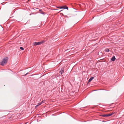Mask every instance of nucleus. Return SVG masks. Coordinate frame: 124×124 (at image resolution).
Masks as SVG:
<instances>
[{"label":"nucleus","instance_id":"nucleus-1","mask_svg":"<svg viewBox=\"0 0 124 124\" xmlns=\"http://www.w3.org/2000/svg\"><path fill=\"white\" fill-rule=\"evenodd\" d=\"M8 58V57H5L3 60L0 62V64L2 66H4L5 64L7 62V61Z\"/></svg>","mask_w":124,"mask_h":124},{"label":"nucleus","instance_id":"nucleus-13","mask_svg":"<svg viewBox=\"0 0 124 124\" xmlns=\"http://www.w3.org/2000/svg\"><path fill=\"white\" fill-rule=\"evenodd\" d=\"M28 74V73H26V74H25L24 75V76H26L27 74Z\"/></svg>","mask_w":124,"mask_h":124},{"label":"nucleus","instance_id":"nucleus-4","mask_svg":"<svg viewBox=\"0 0 124 124\" xmlns=\"http://www.w3.org/2000/svg\"><path fill=\"white\" fill-rule=\"evenodd\" d=\"M64 68L62 67L61 68V70L60 71V73L62 75V73L64 72Z\"/></svg>","mask_w":124,"mask_h":124},{"label":"nucleus","instance_id":"nucleus-15","mask_svg":"<svg viewBox=\"0 0 124 124\" xmlns=\"http://www.w3.org/2000/svg\"><path fill=\"white\" fill-rule=\"evenodd\" d=\"M39 10V11H41V10L40 9V10Z\"/></svg>","mask_w":124,"mask_h":124},{"label":"nucleus","instance_id":"nucleus-11","mask_svg":"<svg viewBox=\"0 0 124 124\" xmlns=\"http://www.w3.org/2000/svg\"><path fill=\"white\" fill-rule=\"evenodd\" d=\"M20 49H21L22 50H23L24 49V48L23 47H20Z\"/></svg>","mask_w":124,"mask_h":124},{"label":"nucleus","instance_id":"nucleus-3","mask_svg":"<svg viewBox=\"0 0 124 124\" xmlns=\"http://www.w3.org/2000/svg\"><path fill=\"white\" fill-rule=\"evenodd\" d=\"M60 8L66 9L68 10V7H67L65 6H61Z\"/></svg>","mask_w":124,"mask_h":124},{"label":"nucleus","instance_id":"nucleus-2","mask_svg":"<svg viewBox=\"0 0 124 124\" xmlns=\"http://www.w3.org/2000/svg\"><path fill=\"white\" fill-rule=\"evenodd\" d=\"M44 40H42L40 42H35L33 43V45L34 46L38 45H40L44 42Z\"/></svg>","mask_w":124,"mask_h":124},{"label":"nucleus","instance_id":"nucleus-10","mask_svg":"<svg viewBox=\"0 0 124 124\" xmlns=\"http://www.w3.org/2000/svg\"><path fill=\"white\" fill-rule=\"evenodd\" d=\"M113 114V113H111V114H107V116L108 117V116H111Z\"/></svg>","mask_w":124,"mask_h":124},{"label":"nucleus","instance_id":"nucleus-5","mask_svg":"<svg viewBox=\"0 0 124 124\" xmlns=\"http://www.w3.org/2000/svg\"><path fill=\"white\" fill-rule=\"evenodd\" d=\"M116 58L114 56H113L112 57L111 59V60L113 62L114 61L116 60Z\"/></svg>","mask_w":124,"mask_h":124},{"label":"nucleus","instance_id":"nucleus-8","mask_svg":"<svg viewBox=\"0 0 124 124\" xmlns=\"http://www.w3.org/2000/svg\"><path fill=\"white\" fill-rule=\"evenodd\" d=\"M101 116L104 117H108L107 114L101 115Z\"/></svg>","mask_w":124,"mask_h":124},{"label":"nucleus","instance_id":"nucleus-12","mask_svg":"<svg viewBox=\"0 0 124 124\" xmlns=\"http://www.w3.org/2000/svg\"><path fill=\"white\" fill-rule=\"evenodd\" d=\"M61 6L60 7H56L60 8Z\"/></svg>","mask_w":124,"mask_h":124},{"label":"nucleus","instance_id":"nucleus-9","mask_svg":"<svg viewBox=\"0 0 124 124\" xmlns=\"http://www.w3.org/2000/svg\"><path fill=\"white\" fill-rule=\"evenodd\" d=\"M105 51L106 52H108L109 51V50L107 48L105 49Z\"/></svg>","mask_w":124,"mask_h":124},{"label":"nucleus","instance_id":"nucleus-6","mask_svg":"<svg viewBox=\"0 0 124 124\" xmlns=\"http://www.w3.org/2000/svg\"><path fill=\"white\" fill-rule=\"evenodd\" d=\"M94 78L93 77H91L90 79L89 80L88 82H91L93 79Z\"/></svg>","mask_w":124,"mask_h":124},{"label":"nucleus","instance_id":"nucleus-7","mask_svg":"<svg viewBox=\"0 0 124 124\" xmlns=\"http://www.w3.org/2000/svg\"><path fill=\"white\" fill-rule=\"evenodd\" d=\"M43 102V101H42L40 102L39 103H38V104L36 106H38L40 105L41 104H42Z\"/></svg>","mask_w":124,"mask_h":124},{"label":"nucleus","instance_id":"nucleus-14","mask_svg":"<svg viewBox=\"0 0 124 124\" xmlns=\"http://www.w3.org/2000/svg\"><path fill=\"white\" fill-rule=\"evenodd\" d=\"M40 13L41 14H43V13H42V12H40Z\"/></svg>","mask_w":124,"mask_h":124}]
</instances>
